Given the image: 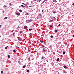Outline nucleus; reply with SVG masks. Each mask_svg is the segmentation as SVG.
Instances as JSON below:
<instances>
[{"mask_svg": "<svg viewBox=\"0 0 74 74\" xmlns=\"http://www.w3.org/2000/svg\"><path fill=\"white\" fill-rule=\"evenodd\" d=\"M42 16L41 14H39V15L38 16V17L39 18H40Z\"/></svg>", "mask_w": 74, "mask_h": 74, "instance_id": "1", "label": "nucleus"}, {"mask_svg": "<svg viewBox=\"0 0 74 74\" xmlns=\"http://www.w3.org/2000/svg\"><path fill=\"white\" fill-rule=\"evenodd\" d=\"M42 51L43 52H46V51H47V50L45 49H43Z\"/></svg>", "mask_w": 74, "mask_h": 74, "instance_id": "2", "label": "nucleus"}, {"mask_svg": "<svg viewBox=\"0 0 74 74\" xmlns=\"http://www.w3.org/2000/svg\"><path fill=\"white\" fill-rule=\"evenodd\" d=\"M18 41H21L22 40V38H18Z\"/></svg>", "mask_w": 74, "mask_h": 74, "instance_id": "3", "label": "nucleus"}, {"mask_svg": "<svg viewBox=\"0 0 74 74\" xmlns=\"http://www.w3.org/2000/svg\"><path fill=\"white\" fill-rule=\"evenodd\" d=\"M27 26H25L24 28V29H25L26 28H27Z\"/></svg>", "mask_w": 74, "mask_h": 74, "instance_id": "4", "label": "nucleus"}, {"mask_svg": "<svg viewBox=\"0 0 74 74\" xmlns=\"http://www.w3.org/2000/svg\"><path fill=\"white\" fill-rule=\"evenodd\" d=\"M53 2L54 3H56V2H57V1H56V0H53Z\"/></svg>", "mask_w": 74, "mask_h": 74, "instance_id": "5", "label": "nucleus"}, {"mask_svg": "<svg viewBox=\"0 0 74 74\" xmlns=\"http://www.w3.org/2000/svg\"><path fill=\"white\" fill-rule=\"evenodd\" d=\"M32 19H31L30 20H29V22H32Z\"/></svg>", "mask_w": 74, "mask_h": 74, "instance_id": "6", "label": "nucleus"}, {"mask_svg": "<svg viewBox=\"0 0 74 74\" xmlns=\"http://www.w3.org/2000/svg\"><path fill=\"white\" fill-rule=\"evenodd\" d=\"M64 67L65 69H66V68H67V66H64Z\"/></svg>", "mask_w": 74, "mask_h": 74, "instance_id": "7", "label": "nucleus"}, {"mask_svg": "<svg viewBox=\"0 0 74 74\" xmlns=\"http://www.w3.org/2000/svg\"><path fill=\"white\" fill-rule=\"evenodd\" d=\"M25 67H26L25 65H24L23 67V68L24 69V68H25Z\"/></svg>", "mask_w": 74, "mask_h": 74, "instance_id": "8", "label": "nucleus"}, {"mask_svg": "<svg viewBox=\"0 0 74 74\" xmlns=\"http://www.w3.org/2000/svg\"><path fill=\"white\" fill-rule=\"evenodd\" d=\"M26 22L27 23H28L29 22V20H26Z\"/></svg>", "mask_w": 74, "mask_h": 74, "instance_id": "9", "label": "nucleus"}, {"mask_svg": "<svg viewBox=\"0 0 74 74\" xmlns=\"http://www.w3.org/2000/svg\"><path fill=\"white\" fill-rule=\"evenodd\" d=\"M55 32L56 33H57V32H58V30H55Z\"/></svg>", "mask_w": 74, "mask_h": 74, "instance_id": "10", "label": "nucleus"}, {"mask_svg": "<svg viewBox=\"0 0 74 74\" xmlns=\"http://www.w3.org/2000/svg\"><path fill=\"white\" fill-rule=\"evenodd\" d=\"M44 56H42L41 58V59L42 60L44 59Z\"/></svg>", "mask_w": 74, "mask_h": 74, "instance_id": "11", "label": "nucleus"}, {"mask_svg": "<svg viewBox=\"0 0 74 74\" xmlns=\"http://www.w3.org/2000/svg\"><path fill=\"white\" fill-rule=\"evenodd\" d=\"M19 11L20 12H22V10H19Z\"/></svg>", "mask_w": 74, "mask_h": 74, "instance_id": "12", "label": "nucleus"}, {"mask_svg": "<svg viewBox=\"0 0 74 74\" xmlns=\"http://www.w3.org/2000/svg\"><path fill=\"white\" fill-rule=\"evenodd\" d=\"M33 30V29L32 28L29 29V31H31V30Z\"/></svg>", "mask_w": 74, "mask_h": 74, "instance_id": "13", "label": "nucleus"}, {"mask_svg": "<svg viewBox=\"0 0 74 74\" xmlns=\"http://www.w3.org/2000/svg\"><path fill=\"white\" fill-rule=\"evenodd\" d=\"M15 33H13V35L14 37H15V36H14V35H15Z\"/></svg>", "mask_w": 74, "mask_h": 74, "instance_id": "14", "label": "nucleus"}, {"mask_svg": "<svg viewBox=\"0 0 74 74\" xmlns=\"http://www.w3.org/2000/svg\"><path fill=\"white\" fill-rule=\"evenodd\" d=\"M22 4H23L24 5H25V6H26V5H27L26 4H25V3H22Z\"/></svg>", "mask_w": 74, "mask_h": 74, "instance_id": "15", "label": "nucleus"}, {"mask_svg": "<svg viewBox=\"0 0 74 74\" xmlns=\"http://www.w3.org/2000/svg\"><path fill=\"white\" fill-rule=\"evenodd\" d=\"M29 15V13L28 12V13L26 15Z\"/></svg>", "mask_w": 74, "mask_h": 74, "instance_id": "16", "label": "nucleus"}, {"mask_svg": "<svg viewBox=\"0 0 74 74\" xmlns=\"http://www.w3.org/2000/svg\"><path fill=\"white\" fill-rule=\"evenodd\" d=\"M8 58H10V55H8Z\"/></svg>", "mask_w": 74, "mask_h": 74, "instance_id": "17", "label": "nucleus"}, {"mask_svg": "<svg viewBox=\"0 0 74 74\" xmlns=\"http://www.w3.org/2000/svg\"><path fill=\"white\" fill-rule=\"evenodd\" d=\"M21 7H25V6H23V5H21Z\"/></svg>", "mask_w": 74, "mask_h": 74, "instance_id": "18", "label": "nucleus"}, {"mask_svg": "<svg viewBox=\"0 0 74 74\" xmlns=\"http://www.w3.org/2000/svg\"><path fill=\"white\" fill-rule=\"evenodd\" d=\"M43 49H45V47H44V46L43 47Z\"/></svg>", "mask_w": 74, "mask_h": 74, "instance_id": "19", "label": "nucleus"}, {"mask_svg": "<svg viewBox=\"0 0 74 74\" xmlns=\"http://www.w3.org/2000/svg\"><path fill=\"white\" fill-rule=\"evenodd\" d=\"M28 60H29V61H30V58H28Z\"/></svg>", "mask_w": 74, "mask_h": 74, "instance_id": "20", "label": "nucleus"}, {"mask_svg": "<svg viewBox=\"0 0 74 74\" xmlns=\"http://www.w3.org/2000/svg\"><path fill=\"white\" fill-rule=\"evenodd\" d=\"M18 63H19V64H21V62L19 61H18Z\"/></svg>", "mask_w": 74, "mask_h": 74, "instance_id": "21", "label": "nucleus"}, {"mask_svg": "<svg viewBox=\"0 0 74 74\" xmlns=\"http://www.w3.org/2000/svg\"><path fill=\"white\" fill-rule=\"evenodd\" d=\"M63 54L64 55V54H65V52L63 51Z\"/></svg>", "mask_w": 74, "mask_h": 74, "instance_id": "22", "label": "nucleus"}, {"mask_svg": "<svg viewBox=\"0 0 74 74\" xmlns=\"http://www.w3.org/2000/svg\"><path fill=\"white\" fill-rule=\"evenodd\" d=\"M57 61H59V60H60L59 58H58L57 59Z\"/></svg>", "mask_w": 74, "mask_h": 74, "instance_id": "23", "label": "nucleus"}, {"mask_svg": "<svg viewBox=\"0 0 74 74\" xmlns=\"http://www.w3.org/2000/svg\"><path fill=\"white\" fill-rule=\"evenodd\" d=\"M27 72L28 73V72H29V70H27Z\"/></svg>", "mask_w": 74, "mask_h": 74, "instance_id": "24", "label": "nucleus"}, {"mask_svg": "<svg viewBox=\"0 0 74 74\" xmlns=\"http://www.w3.org/2000/svg\"><path fill=\"white\" fill-rule=\"evenodd\" d=\"M8 17H5V18H4V19H7Z\"/></svg>", "mask_w": 74, "mask_h": 74, "instance_id": "25", "label": "nucleus"}, {"mask_svg": "<svg viewBox=\"0 0 74 74\" xmlns=\"http://www.w3.org/2000/svg\"><path fill=\"white\" fill-rule=\"evenodd\" d=\"M40 42H41V43H43V41H42L40 40Z\"/></svg>", "mask_w": 74, "mask_h": 74, "instance_id": "26", "label": "nucleus"}, {"mask_svg": "<svg viewBox=\"0 0 74 74\" xmlns=\"http://www.w3.org/2000/svg\"><path fill=\"white\" fill-rule=\"evenodd\" d=\"M50 37L51 38H53V36H50Z\"/></svg>", "mask_w": 74, "mask_h": 74, "instance_id": "27", "label": "nucleus"}, {"mask_svg": "<svg viewBox=\"0 0 74 74\" xmlns=\"http://www.w3.org/2000/svg\"><path fill=\"white\" fill-rule=\"evenodd\" d=\"M16 14L18 16V15H19V13H17Z\"/></svg>", "mask_w": 74, "mask_h": 74, "instance_id": "28", "label": "nucleus"}, {"mask_svg": "<svg viewBox=\"0 0 74 74\" xmlns=\"http://www.w3.org/2000/svg\"><path fill=\"white\" fill-rule=\"evenodd\" d=\"M13 51L14 52H16V51L15 50H13Z\"/></svg>", "mask_w": 74, "mask_h": 74, "instance_id": "29", "label": "nucleus"}, {"mask_svg": "<svg viewBox=\"0 0 74 74\" xmlns=\"http://www.w3.org/2000/svg\"><path fill=\"white\" fill-rule=\"evenodd\" d=\"M50 27H52L53 26V25H51L50 26Z\"/></svg>", "mask_w": 74, "mask_h": 74, "instance_id": "30", "label": "nucleus"}, {"mask_svg": "<svg viewBox=\"0 0 74 74\" xmlns=\"http://www.w3.org/2000/svg\"><path fill=\"white\" fill-rule=\"evenodd\" d=\"M9 5H10V6H11V3H9Z\"/></svg>", "mask_w": 74, "mask_h": 74, "instance_id": "31", "label": "nucleus"}, {"mask_svg": "<svg viewBox=\"0 0 74 74\" xmlns=\"http://www.w3.org/2000/svg\"><path fill=\"white\" fill-rule=\"evenodd\" d=\"M3 13H4V11H2Z\"/></svg>", "mask_w": 74, "mask_h": 74, "instance_id": "32", "label": "nucleus"}, {"mask_svg": "<svg viewBox=\"0 0 74 74\" xmlns=\"http://www.w3.org/2000/svg\"><path fill=\"white\" fill-rule=\"evenodd\" d=\"M53 13H54V14H55V13H56V12H53Z\"/></svg>", "mask_w": 74, "mask_h": 74, "instance_id": "33", "label": "nucleus"}, {"mask_svg": "<svg viewBox=\"0 0 74 74\" xmlns=\"http://www.w3.org/2000/svg\"><path fill=\"white\" fill-rule=\"evenodd\" d=\"M7 49V47H5V49Z\"/></svg>", "mask_w": 74, "mask_h": 74, "instance_id": "34", "label": "nucleus"}, {"mask_svg": "<svg viewBox=\"0 0 74 74\" xmlns=\"http://www.w3.org/2000/svg\"><path fill=\"white\" fill-rule=\"evenodd\" d=\"M60 24H59L58 25V26H60Z\"/></svg>", "mask_w": 74, "mask_h": 74, "instance_id": "35", "label": "nucleus"}, {"mask_svg": "<svg viewBox=\"0 0 74 74\" xmlns=\"http://www.w3.org/2000/svg\"><path fill=\"white\" fill-rule=\"evenodd\" d=\"M1 74H3V71H1Z\"/></svg>", "mask_w": 74, "mask_h": 74, "instance_id": "36", "label": "nucleus"}, {"mask_svg": "<svg viewBox=\"0 0 74 74\" xmlns=\"http://www.w3.org/2000/svg\"><path fill=\"white\" fill-rule=\"evenodd\" d=\"M1 25H0V28H1Z\"/></svg>", "mask_w": 74, "mask_h": 74, "instance_id": "37", "label": "nucleus"}, {"mask_svg": "<svg viewBox=\"0 0 74 74\" xmlns=\"http://www.w3.org/2000/svg\"><path fill=\"white\" fill-rule=\"evenodd\" d=\"M28 51H29V52H30V50L29 49V50H28Z\"/></svg>", "mask_w": 74, "mask_h": 74, "instance_id": "38", "label": "nucleus"}, {"mask_svg": "<svg viewBox=\"0 0 74 74\" xmlns=\"http://www.w3.org/2000/svg\"><path fill=\"white\" fill-rule=\"evenodd\" d=\"M64 73H66V71H64Z\"/></svg>", "mask_w": 74, "mask_h": 74, "instance_id": "39", "label": "nucleus"}, {"mask_svg": "<svg viewBox=\"0 0 74 74\" xmlns=\"http://www.w3.org/2000/svg\"><path fill=\"white\" fill-rule=\"evenodd\" d=\"M72 5H74V3H73Z\"/></svg>", "mask_w": 74, "mask_h": 74, "instance_id": "40", "label": "nucleus"}, {"mask_svg": "<svg viewBox=\"0 0 74 74\" xmlns=\"http://www.w3.org/2000/svg\"><path fill=\"white\" fill-rule=\"evenodd\" d=\"M4 7H7V6H5V5H4Z\"/></svg>", "mask_w": 74, "mask_h": 74, "instance_id": "41", "label": "nucleus"}, {"mask_svg": "<svg viewBox=\"0 0 74 74\" xmlns=\"http://www.w3.org/2000/svg\"><path fill=\"white\" fill-rule=\"evenodd\" d=\"M42 12H44V10H42Z\"/></svg>", "mask_w": 74, "mask_h": 74, "instance_id": "42", "label": "nucleus"}, {"mask_svg": "<svg viewBox=\"0 0 74 74\" xmlns=\"http://www.w3.org/2000/svg\"><path fill=\"white\" fill-rule=\"evenodd\" d=\"M20 33H22V31H21L20 32Z\"/></svg>", "mask_w": 74, "mask_h": 74, "instance_id": "43", "label": "nucleus"}, {"mask_svg": "<svg viewBox=\"0 0 74 74\" xmlns=\"http://www.w3.org/2000/svg\"><path fill=\"white\" fill-rule=\"evenodd\" d=\"M61 57H63V56H62V55H61Z\"/></svg>", "mask_w": 74, "mask_h": 74, "instance_id": "44", "label": "nucleus"}, {"mask_svg": "<svg viewBox=\"0 0 74 74\" xmlns=\"http://www.w3.org/2000/svg\"><path fill=\"white\" fill-rule=\"evenodd\" d=\"M40 0H39V3H40Z\"/></svg>", "mask_w": 74, "mask_h": 74, "instance_id": "45", "label": "nucleus"}, {"mask_svg": "<svg viewBox=\"0 0 74 74\" xmlns=\"http://www.w3.org/2000/svg\"><path fill=\"white\" fill-rule=\"evenodd\" d=\"M6 47H7V48H8V46H7Z\"/></svg>", "mask_w": 74, "mask_h": 74, "instance_id": "46", "label": "nucleus"}, {"mask_svg": "<svg viewBox=\"0 0 74 74\" xmlns=\"http://www.w3.org/2000/svg\"><path fill=\"white\" fill-rule=\"evenodd\" d=\"M53 18H55V17H53Z\"/></svg>", "mask_w": 74, "mask_h": 74, "instance_id": "47", "label": "nucleus"}, {"mask_svg": "<svg viewBox=\"0 0 74 74\" xmlns=\"http://www.w3.org/2000/svg\"><path fill=\"white\" fill-rule=\"evenodd\" d=\"M73 37H74V35H73Z\"/></svg>", "mask_w": 74, "mask_h": 74, "instance_id": "48", "label": "nucleus"}, {"mask_svg": "<svg viewBox=\"0 0 74 74\" xmlns=\"http://www.w3.org/2000/svg\"><path fill=\"white\" fill-rule=\"evenodd\" d=\"M48 0H45V1H47Z\"/></svg>", "mask_w": 74, "mask_h": 74, "instance_id": "49", "label": "nucleus"}, {"mask_svg": "<svg viewBox=\"0 0 74 74\" xmlns=\"http://www.w3.org/2000/svg\"><path fill=\"white\" fill-rule=\"evenodd\" d=\"M42 0H39L40 1H41Z\"/></svg>", "mask_w": 74, "mask_h": 74, "instance_id": "50", "label": "nucleus"}, {"mask_svg": "<svg viewBox=\"0 0 74 74\" xmlns=\"http://www.w3.org/2000/svg\"><path fill=\"white\" fill-rule=\"evenodd\" d=\"M49 22H51V21H50Z\"/></svg>", "mask_w": 74, "mask_h": 74, "instance_id": "51", "label": "nucleus"}, {"mask_svg": "<svg viewBox=\"0 0 74 74\" xmlns=\"http://www.w3.org/2000/svg\"><path fill=\"white\" fill-rule=\"evenodd\" d=\"M19 27H18L17 28V29H18V28H19Z\"/></svg>", "mask_w": 74, "mask_h": 74, "instance_id": "52", "label": "nucleus"}, {"mask_svg": "<svg viewBox=\"0 0 74 74\" xmlns=\"http://www.w3.org/2000/svg\"><path fill=\"white\" fill-rule=\"evenodd\" d=\"M34 0V1H36V0Z\"/></svg>", "mask_w": 74, "mask_h": 74, "instance_id": "53", "label": "nucleus"}, {"mask_svg": "<svg viewBox=\"0 0 74 74\" xmlns=\"http://www.w3.org/2000/svg\"><path fill=\"white\" fill-rule=\"evenodd\" d=\"M29 7H31V6H29Z\"/></svg>", "mask_w": 74, "mask_h": 74, "instance_id": "54", "label": "nucleus"}, {"mask_svg": "<svg viewBox=\"0 0 74 74\" xmlns=\"http://www.w3.org/2000/svg\"><path fill=\"white\" fill-rule=\"evenodd\" d=\"M0 37H1V36H0Z\"/></svg>", "mask_w": 74, "mask_h": 74, "instance_id": "55", "label": "nucleus"}, {"mask_svg": "<svg viewBox=\"0 0 74 74\" xmlns=\"http://www.w3.org/2000/svg\"><path fill=\"white\" fill-rule=\"evenodd\" d=\"M73 32H74V31H73Z\"/></svg>", "mask_w": 74, "mask_h": 74, "instance_id": "56", "label": "nucleus"}, {"mask_svg": "<svg viewBox=\"0 0 74 74\" xmlns=\"http://www.w3.org/2000/svg\"><path fill=\"white\" fill-rule=\"evenodd\" d=\"M66 44H67V43H66Z\"/></svg>", "mask_w": 74, "mask_h": 74, "instance_id": "57", "label": "nucleus"}]
</instances>
